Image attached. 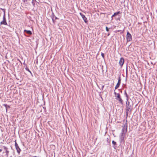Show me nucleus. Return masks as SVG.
Listing matches in <instances>:
<instances>
[{"label":"nucleus","mask_w":157,"mask_h":157,"mask_svg":"<svg viewBox=\"0 0 157 157\" xmlns=\"http://www.w3.org/2000/svg\"><path fill=\"white\" fill-rule=\"evenodd\" d=\"M15 146L17 152L19 154L21 150L17 143L16 140H15Z\"/></svg>","instance_id":"423d86ee"},{"label":"nucleus","mask_w":157,"mask_h":157,"mask_svg":"<svg viewBox=\"0 0 157 157\" xmlns=\"http://www.w3.org/2000/svg\"><path fill=\"white\" fill-rule=\"evenodd\" d=\"M101 55L102 56V57L103 58H104V54L102 53H101Z\"/></svg>","instance_id":"aec40b11"},{"label":"nucleus","mask_w":157,"mask_h":157,"mask_svg":"<svg viewBox=\"0 0 157 157\" xmlns=\"http://www.w3.org/2000/svg\"><path fill=\"white\" fill-rule=\"evenodd\" d=\"M125 136V134L123 133H121L119 136V139L120 142L121 143H124V138Z\"/></svg>","instance_id":"20e7f679"},{"label":"nucleus","mask_w":157,"mask_h":157,"mask_svg":"<svg viewBox=\"0 0 157 157\" xmlns=\"http://www.w3.org/2000/svg\"><path fill=\"white\" fill-rule=\"evenodd\" d=\"M126 39L127 42L131 41L132 39V35L128 31L127 32Z\"/></svg>","instance_id":"39448f33"},{"label":"nucleus","mask_w":157,"mask_h":157,"mask_svg":"<svg viewBox=\"0 0 157 157\" xmlns=\"http://www.w3.org/2000/svg\"><path fill=\"white\" fill-rule=\"evenodd\" d=\"M124 59L123 58H121L119 61V64L121 67H122L124 64Z\"/></svg>","instance_id":"9d476101"},{"label":"nucleus","mask_w":157,"mask_h":157,"mask_svg":"<svg viewBox=\"0 0 157 157\" xmlns=\"http://www.w3.org/2000/svg\"><path fill=\"white\" fill-rule=\"evenodd\" d=\"M126 111H128L130 113L132 109V106L130 104L129 101H127L126 102Z\"/></svg>","instance_id":"f03ea898"},{"label":"nucleus","mask_w":157,"mask_h":157,"mask_svg":"<svg viewBox=\"0 0 157 157\" xmlns=\"http://www.w3.org/2000/svg\"><path fill=\"white\" fill-rule=\"evenodd\" d=\"M127 131V121H126V123H125L124 125H123L122 128V131L121 133H123V134H126V133Z\"/></svg>","instance_id":"7ed1b4c3"},{"label":"nucleus","mask_w":157,"mask_h":157,"mask_svg":"<svg viewBox=\"0 0 157 157\" xmlns=\"http://www.w3.org/2000/svg\"><path fill=\"white\" fill-rule=\"evenodd\" d=\"M113 147H114V148H115V147H114V146H113Z\"/></svg>","instance_id":"bb28decb"},{"label":"nucleus","mask_w":157,"mask_h":157,"mask_svg":"<svg viewBox=\"0 0 157 157\" xmlns=\"http://www.w3.org/2000/svg\"><path fill=\"white\" fill-rule=\"evenodd\" d=\"M79 14L82 17L83 20L85 22V23H86L88 21L87 20V18H86V17L84 15H83L82 13H80Z\"/></svg>","instance_id":"6e6552de"},{"label":"nucleus","mask_w":157,"mask_h":157,"mask_svg":"<svg viewBox=\"0 0 157 157\" xmlns=\"http://www.w3.org/2000/svg\"><path fill=\"white\" fill-rule=\"evenodd\" d=\"M3 13H4V14H3V16L5 17V11L4 12H3Z\"/></svg>","instance_id":"4be33fe9"},{"label":"nucleus","mask_w":157,"mask_h":157,"mask_svg":"<svg viewBox=\"0 0 157 157\" xmlns=\"http://www.w3.org/2000/svg\"><path fill=\"white\" fill-rule=\"evenodd\" d=\"M104 87V86H102V88H103Z\"/></svg>","instance_id":"c85d7f7f"},{"label":"nucleus","mask_w":157,"mask_h":157,"mask_svg":"<svg viewBox=\"0 0 157 157\" xmlns=\"http://www.w3.org/2000/svg\"><path fill=\"white\" fill-rule=\"evenodd\" d=\"M32 4H33V5H34V3H33V1L32 2Z\"/></svg>","instance_id":"393cba45"},{"label":"nucleus","mask_w":157,"mask_h":157,"mask_svg":"<svg viewBox=\"0 0 157 157\" xmlns=\"http://www.w3.org/2000/svg\"><path fill=\"white\" fill-rule=\"evenodd\" d=\"M105 29H106V31H107V32H108V31H109V28H108V27H107V26H106V27H105Z\"/></svg>","instance_id":"a211bd4d"},{"label":"nucleus","mask_w":157,"mask_h":157,"mask_svg":"<svg viewBox=\"0 0 157 157\" xmlns=\"http://www.w3.org/2000/svg\"><path fill=\"white\" fill-rule=\"evenodd\" d=\"M128 112H128V111H126V115H127V116H128Z\"/></svg>","instance_id":"5701e85b"},{"label":"nucleus","mask_w":157,"mask_h":157,"mask_svg":"<svg viewBox=\"0 0 157 157\" xmlns=\"http://www.w3.org/2000/svg\"><path fill=\"white\" fill-rule=\"evenodd\" d=\"M18 60L20 62V60L19 59H18Z\"/></svg>","instance_id":"cd10ccee"},{"label":"nucleus","mask_w":157,"mask_h":157,"mask_svg":"<svg viewBox=\"0 0 157 157\" xmlns=\"http://www.w3.org/2000/svg\"><path fill=\"white\" fill-rule=\"evenodd\" d=\"M4 106L7 108V106H8V107H9V105H7L6 104H4ZM6 109L7 110V109Z\"/></svg>","instance_id":"6ab92c4d"},{"label":"nucleus","mask_w":157,"mask_h":157,"mask_svg":"<svg viewBox=\"0 0 157 157\" xmlns=\"http://www.w3.org/2000/svg\"><path fill=\"white\" fill-rule=\"evenodd\" d=\"M3 21L1 22L0 24L2 25H7V23L6 21V17L3 16Z\"/></svg>","instance_id":"0eeeda50"},{"label":"nucleus","mask_w":157,"mask_h":157,"mask_svg":"<svg viewBox=\"0 0 157 157\" xmlns=\"http://www.w3.org/2000/svg\"><path fill=\"white\" fill-rule=\"evenodd\" d=\"M120 13V11L117 12L115 13L112 16V17H113L115 16H116L119 13Z\"/></svg>","instance_id":"ddd939ff"},{"label":"nucleus","mask_w":157,"mask_h":157,"mask_svg":"<svg viewBox=\"0 0 157 157\" xmlns=\"http://www.w3.org/2000/svg\"><path fill=\"white\" fill-rule=\"evenodd\" d=\"M3 147L4 148V149L5 150V152H6V155H5L6 156V157H8V155H9V151L8 150V148L6 147L5 146H3Z\"/></svg>","instance_id":"1a4fd4ad"},{"label":"nucleus","mask_w":157,"mask_h":157,"mask_svg":"<svg viewBox=\"0 0 157 157\" xmlns=\"http://www.w3.org/2000/svg\"><path fill=\"white\" fill-rule=\"evenodd\" d=\"M121 78L120 76H119V77L118 78V83H120L121 82Z\"/></svg>","instance_id":"dca6fc26"},{"label":"nucleus","mask_w":157,"mask_h":157,"mask_svg":"<svg viewBox=\"0 0 157 157\" xmlns=\"http://www.w3.org/2000/svg\"><path fill=\"white\" fill-rule=\"evenodd\" d=\"M24 32L28 34L31 35L32 34V33L31 31L30 30H27L25 29L24 30Z\"/></svg>","instance_id":"9b49d317"},{"label":"nucleus","mask_w":157,"mask_h":157,"mask_svg":"<svg viewBox=\"0 0 157 157\" xmlns=\"http://www.w3.org/2000/svg\"><path fill=\"white\" fill-rule=\"evenodd\" d=\"M114 94L116 100L118 101V102L121 105H123V101L121 98L120 96V95L119 93H117L115 91L114 92Z\"/></svg>","instance_id":"f257e3e1"},{"label":"nucleus","mask_w":157,"mask_h":157,"mask_svg":"<svg viewBox=\"0 0 157 157\" xmlns=\"http://www.w3.org/2000/svg\"><path fill=\"white\" fill-rule=\"evenodd\" d=\"M2 151V150L1 149H0V152H1Z\"/></svg>","instance_id":"a878e982"},{"label":"nucleus","mask_w":157,"mask_h":157,"mask_svg":"<svg viewBox=\"0 0 157 157\" xmlns=\"http://www.w3.org/2000/svg\"><path fill=\"white\" fill-rule=\"evenodd\" d=\"M25 70L27 71H29L30 73V74L32 75V73L29 70V68H28V67H26L25 68Z\"/></svg>","instance_id":"2eb2a0df"},{"label":"nucleus","mask_w":157,"mask_h":157,"mask_svg":"<svg viewBox=\"0 0 157 157\" xmlns=\"http://www.w3.org/2000/svg\"><path fill=\"white\" fill-rule=\"evenodd\" d=\"M120 84V83L117 82L115 87V89H117V88H118L119 87Z\"/></svg>","instance_id":"4468645a"},{"label":"nucleus","mask_w":157,"mask_h":157,"mask_svg":"<svg viewBox=\"0 0 157 157\" xmlns=\"http://www.w3.org/2000/svg\"><path fill=\"white\" fill-rule=\"evenodd\" d=\"M0 9H1L2 10L3 12H4V11H5V9H4L0 8Z\"/></svg>","instance_id":"412c9836"},{"label":"nucleus","mask_w":157,"mask_h":157,"mask_svg":"<svg viewBox=\"0 0 157 157\" xmlns=\"http://www.w3.org/2000/svg\"><path fill=\"white\" fill-rule=\"evenodd\" d=\"M127 69H126V77L127 76Z\"/></svg>","instance_id":"b1692460"},{"label":"nucleus","mask_w":157,"mask_h":157,"mask_svg":"<svg viewBox=\"0 0 157 157\" xmlns=\"http://www.w3.org/2000/svg\"><path fill=\"white\" fill-rule=\"evenodd\" d=\"M112 143L114 145H116V142H115L114 141V140H113L112 142Z\"/></svg>","instance_id":"f3484780"},{"label":"nucleus","mask_w":157,"mask_h":157,"mask_svg":"<svg viewBox=\"0 0 157 157\" xmlns=\"http://www.w3.org/2000/svg\"><path fill=\"white\" fill-rule=\"evenodd\" d=\"M33 157H36V156H33Z\"/></svg>","instance_id":"c756f323"},{"label":"nucleus","mask_w":157,"mask_h":157,"mask_svg":"<svg viewBox=\"0 0 157 157\" xmlns=\"http://www.w3.org/2000/svg\"><path fill=\"white\" fill-rule=\"evenodd\" d=\"M124 94L125 95V96L126 97V100L127 101H128V95L127 93H126V90H124Z\"/></svg>","instance_id":"f8f14e48"}]
</instances>
